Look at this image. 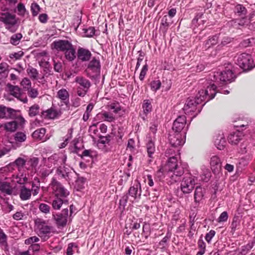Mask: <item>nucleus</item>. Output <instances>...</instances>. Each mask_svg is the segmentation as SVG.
I'll use <instances>...</instances> for the list:
<instances>
[{"instance_id":"f257e3e1","label":"nucleus","mask_w":255,"mask_h":255,"mask_svg":"<svg viewBox=\"0 0 255 255\" xmlns=\"http://www.w3.org/2000/svg\"><path fill=\"white\" fill-rule=\"evenodd\" d=\"M216 88V85L213 83L208 86L206 89L200 90L195 98H188L183 108L185 114L193 117L197 115L202 110L201 104L215 97L217 93Z\"/></svg>"},{"instance_id":"f03ea898","label":"nucleus","mask_w":255,"mask_h":255,"mask_svg":"<svg viewBox=\"0 0 255 255\" xmlns=\"http://www.w3.org/2000/svg\"><path fill=\"white\" fill-rule=\"evenodd\" d=\"M161 170L167 171L174 181H176V178L181 176L184 172L183 168L178 165L177 158L175 156L169 158L167 162L160 167L159 172Z\"/></svg>"},{"instance_id":"7ed1b4c3","label":"nucleus","mask_w":255,"mask_h":255,"mask_svg":"<svg viewBox=\"0 0 255 255\" xmlns=\"http://www.w3.org/2000/svg\"><path fill=\"white\" fill-rule=\"evenodd\" d=\"M0 21L4 24L5 29L12 33L19 27V19L15 14L8 11L0 13Z\"/></svg>"},{"instance_id":"20e7f679","label":"nucleus","mask_w":255,"mask_h":255,"mask_svg":"<svg viewBox=\"0 0 255 255\" xmlns=\"http://www.w3.org/2000/svg\"><path fill=\"white\" fill-rule=\"evenodd\" d=\"M35 226L38 235L43 240H47L51 236L53 227L50 225L47 221L37 218L34 221Z\"/></svg>"},{"instance_id":"39448f33","label":"nucleus","mask_w":255,"mask_h":255,"mask_svg":"<svg viewBox=\"0 0 255 255\" xmlns=\"http://www.w3.org/2000/svg\"><path fill=\"white\" fill-rule=\"evenodd\" d=\"M141 189L140 182L138 180H135L133 184L130 187L128 190V194L124 196L120 200L121 204H126L128 199V196L130 197V201L133 203L134 201H138L141 198Z\"/></svg>"},{"instance_id":"423d86ee","label":"nucleus","mask_w":255,"mask_h":255,"mask_svg":"<svg viewBox=\"0 0 255 255\" xmlns=\"http://www.w3.org/2000/svg\"><path fill=\"white\" fill-rule=\"evenodd\" d=\"M213 79L211 80L217 84L223 85L231 83L235 79V74L230 69L226 70L220 72L214 73L213 75Z\"/></svg>"},{"instance_id":"0eeeda50","label":"nucleus","mask_w":255,"mask_h":255,"mask_svg":"<svg viewBox=\"0 0 255 255\" xmlns=\"http://www.w3.org/2000/svg\"><path fill=\"white\" fill-rule=\"evenodd\" d=\"M48 189L54 197H67L69 194L68 190L54 177L51 179Z\"/></svg>"},{"instance_id":"6e6552de","label":"nucleus","mask_w":255,"mask_h":255,"mask_svg":"<svg viewBox=\"0 0 255 255\" xmlns=\"http://www.w3.org/2000/svg\"><path fill=\"white\" fill-rule=\"evenodd\" d=\"M101 65L99 57H93L90 60L85 70L87 76L91 79H94L100 76Z\"/></svg>"},{"instance_id":"1a4fd4ad","label":"nucleus","mask_w":255,"mask_h":255,"mask_svg":"<svg viewBox=\"0 0 255 255\" xmlns=\"http://www.w3.org/2000/svg\"><path fill=\"white\" fill-rule=\"evenodd\" d=\"M237 63L245 71H250L255 67L252 56L246 53H242L238 56Z\"/></svg>"},{"instance_id":"9d476101","label":"nucleus","mask_w":255,"mask_h":255,"mask_svg":"<svg viewBox=\"0 0 255 255\" xmlns=\"http://www.w3.org/2000/svg\"><path fill=\"white\" fill-rule=\"evenodd\" d=\"M68 209L65 208L63 209L61 212L56 214L53 213V218L58 228H62L66 226L68 221Z\"/></svg>"},{"instance_id":"9b49d317","label":"nucleus","mask_w":255,"mask_h":255,"mask_svg":"<svg viewBox=\"0 0 255 255\" xmlns=\"http://www.w3.org/2000/svg\"><path fill=\"white\" fill-rule=\"evenodd\" d=\"M19 111L11 108L0 105V119H15L18 117Z\"/></svg>"},{"instance_id":"f8f14e48","label":"nucleus","mask_w":255,"mask_h":255,"mask_svg":"<svg viewBox=\"0 0 255 255\" xmlns=\"http://www.w3.org/2000/svg\"><path fill=\"white\" fill-rule=\"evenodd\" d=\"M195 180L192 177H184L180 185L181 191L184 194H188L192 192L195 185Z\"/></svg>"},{"instance_id":"ddd939ff","label":"nucleus","mask_w":255,"mask_h":255,"mask_svg":"<svg viewBox=\"0 0 255 255\" xmlns=\"http://www.w3.org/2000/svg\"><path fill=\"white\" fill-rule=\"evenodd\" d=\"M8 88L11 95L23 103H27V97L21 93V89L17 86L9 85Z\"/></svg>"},{"instance_id":"4468645a","label":"nucleus","mask_w":255,"mask_h":255,"mask_svg":"<svg viewBox=\"0 0 255 255\" xmlns=\"http://www.w3.org/2000/svg\"><path fill=\"white\" fill-rule=\"evenodd\" d=\"M62 115L60 110H57L55 108L51 107L46 111L41 112V116L45 119H55L59 118Z\"/></svg>"},{"instance_id":"2eb2a0df","label":"nucleus","mask_w":255,"mask_h":255,"mask_svg":"<svg viewBox=\"0 0 255 255\" xmlns=\"http://www.w3.org/2000/svg\"><path fill=\"white\" fill-rule=\"evenodd\" d=\"M52 45L56 50L63 52V53L73 46L72 43L69 41L61 39L54 41Z\"/></svg>"},{"instance_id":"dca6fc26","label":"nucleus","mask_w":255,"mask_h":255,"mask_svg":"<svg viewBox=\"0 0 255 255\" xmlns=\"http://www.w3.org/2000/svg\"><path fill=\"white\" fill-rule=\"evenodd\" d=\"M251 146L248 141H244L241 143L240 147L239 152L241 153V154H245L248 153V154L246 155L245 157H242L241 158V160L246 159L247 160V161H249L252 159L253 155L251 154Z\"/></svg>"},{"instance_id":"f3484780","label":"nucleus","mask_w":255,"mask_h":255,"mask_svg":"<svg viewBox=\"0 0 255 255\" xmlns=\"http://www.w3.org/2000/svg\"><path fill=\"white\" fill-rule=\"evenodd\" d=\"M92 55L91 51L88 49L80 47L77 50V59L81 62L89 61L91 58Z\"/></svg>"},{"instance_id":"a211bd4d","label":"nucleus","mask_w":255,"mask_h":255,"mask_svg":"<svg viewBox=\"0 0 255 255\" xmlns=\"http://www.w3.org/2000/svg\"><path fill=\"white\" fill-rule=\"evenodd\" d=\"M186 124V118L185 116L182 115L178 116L174 121L172 129L176 132H180L184 128Z\"/></svg>"},{"instance_id":"6ab92c4d","label":"nucleus","mask_w":255,"mask_h":255,"mask_svg":"<svg viewBox=\"0 0 255 255\" xmlns=\"http://www.w3.org/2000/svg\"><path fill=\"white\" fill-rule=\"evenodd\" d=\"M99 139L97 141V144L99 148L102 146V148L105 149L106 152L110 151V149L107 146L111 145V140L112 136L110 134H107L106 136L102 135H99Z\"/></svg>"},{"instance_id":"aec40b11","label":"nucleus","mask_w":255,"mask_h":255,"mask_svg":"<svg viewBox=\"0 0 255 255\" xmlns=\"http://www.w3.org/2000/svg\"><path fill=\"white\" fill-rule=\"evenodd\" d=\"M39 159L38 157H32L26 159L25 168L31 172L35 173L37 172V167L39 164Z\"/></svg>"},{"instance_id":"412c9836","label":"nucleus","mask_w":255,"mask_h":255,"mask_svg":"<svg viewBox=\"0 0 255 255\" xmlns=\"http://www.w3.org/2000/svg\"><path fill=\"white\" fill-rule=\"evenodd\" d=\"M244 134L243 132L239 130L230 133L228 137L229 142L232 145H237L243 139Z\"/></svg>"},{"instance_id":"4be33fe9","label":"nucleus","mask_w":255,"mask_h":255,"mask_svg":"<svg viewBox=\"0 0 255 255\" xmlns=\"http://www.w3.org/2000/svg\"><path fill=\"white\" fill-rule=\"evenodd\" d=\"M211 168L215 174H218L221 170V161L219 157L216 155L213 156L210 159Z\"/></svg>"},{"instance_id":"5701e85b","label":"nucleus","mask_w":255,"mask_h":255,"mask_svg":"<svg viewBox=\"0 0 255 255\" xmlns=\"http://www.w3.org/2000/svg\"><path fill=\"white\" fill-rule=\"evenodd\" d=\"M215 145L219 150H223L226 144V140L222 131H219L215 136Z\"/></svg>"},{"instance_id":"b1692460","label":"nucleus","mask_w":255,"mask_h":255,"mask_svg":"<svg viewBox=\"0 0 255 255\" xmlns=\"http://www.w3.org/2000/svg\"><path fill=\"white\" fill-rule=\"evenodd\" d=\"M96 118L97 119L108 122H113L116 120V118L113 113L107 111H102L99 113Z\"/></svg>"},{"instance_id":"393cba45","label":"nucleus","mask_w":255,"mask_h":255,"mask_svg":"<svg viewBox=\"0 0 255 255\" xmlns=\"http://www.w3.org/2000/svg\"><path fill=\"white\" fill-rule=\"evenodd\" d=\"M169 140L171 145L174 147L182 145L185 143V139L182 138L181 135L179 133L170 135Z\"/></svg>"},{"instance_id":"a878e982","label":"nucleus","mask_w":255,"mask_h":255,"mask_svg":"<svg viewBox=\"0 0 255 255\" xmlns=\"http://www.w3.org/2000/svg\"><path fill=\"white\" fill-rule=\"evenodd\" d=\"M53 169H50L47 167L41 168L39 170L37 171V175L42 182H46L47 180L48 176L52 173Z\"/></svg>"},{"instance_id":"bb28decb","label":"nucleus","mask_w":255,"mask_h":255,"mask_svg":"<svg viewBox=\"0 0 255 255\" xmlns=\"http://www.w3.org/2000/svg\"><path fill=\"white\" fill-rule=\"evenodd\" d=\"M146 151L148 157L150 158L149 161H152L154 158V155L155 152V146L154 141L151 139H149L146 144Z\"/></svg>"},{"instance_id":"cd10ccee","label":"nucleus","mask_w":255,"mask_h":255,"mask_svg":"<svg viewBox=\"0 0 255 255\" xmlns=\"http://www.w3.org/2000/svg\"><path fill=\"white\" fill-rule=\"evenodd\" d=\"M75 81L79 86L86 90H89L91 86L90 81L82 76H77L75 79Z\"/></svg>"},{"instance_id":"c85d7f7f","label":"nucleus","mask_w":255,"mask_h":255,"mask_svg":"<svg viewBox=\"0 0 255 255\" xmlns=\"http://www.w3.org/2000/svg\"><path fill=\"white\" fill-rule=\"evenodd\" d=\"M32 194L30 189L26 188L25 186L20 187L19 191V197L22 201H25L30 199Z\"/></svg>"},{"instance_id":"c756f323","label":"nucleus","mask_w":255,"mask_h":255,"mask_svg":"<svg viewBox=\"0 0 255 255\" xmlns=\"http://www.w3.org/2000/svg\"><path fill=\"white\" fill-rule=\"evenodd\" d=\"M205 193V190L201 186H197L195 188L194 194V201L196 203H199L204 197Z\"/></svg>"},{"instance_id":"7c9ffc66","label":"nucleus","mask_w":255,"mask_h":255,"mask_svg":"<svg viewBox=\"0 0 255 255\" xmlns=\"http://www.w3.org/2000/svg\"><path fill=\"white\" fill-rule=\"evenodd\" d=\"M64 54L66 59L70 62L73 61L76 57V50L74 46H72L71 48L65 51Z\"/></svg>"},{"instance_id":"2f4dec72","label":"nucleus","mask_w":255,"mask_h":255,"mask_svg":"<svg viewBox=\"0 0 255 255\" xmlns=\"http://www.w3.org/2000/svg\"><path fill=\"white\" fill-rule=\"evenodd\" d=\"M0 191L6 195H11L13 192V188L10 184L8 182H2L0 184Z\"/></svg>"},{"instance_id":"473e14b6","label":"nucleus","mask_w":255,"mask_h":255,"mask_svg":"<svg viewBox=\"0 0 255 255\" xmlns=\"http://www.w3.org/2000/svg\"><path fill=\"white\" fill-rule=\"evenodd\" d=\"M40 182V179L37 177H35L33 181L31 182V189L30 190L33 196L37 195L39 192Z\"/></svg>"},{"instance_id":"72a5a7b5","label":"nucleus","mask_w":255,"mask_h":255,"mask_svg":"<svg viewBox=\"0 0 255 255\" xmlns=\"http://www.w3.org/2000/svg\"><path fill=\"white\" fill-rule=\"evenodd\" d=\"M64 198L53 196V199L52 202V208L54 210H59L64 203L63 198Z\"/></svg>"},{"instance_id":"f704fd0d","label":"nucleus","mask_w":255,"mask_h":255,"mask_svg":"<svg viewBox=\"0 0 255 255\" xmlns=\"http://www.w3.org/2000/svg\"><path fill=\"white\" fill-rule=\"evenodd\" d=\"M46 133V129L42 128L39 129H36L32 133V137L39 140L43 139L45 134Z\"/></svg>"},{"instance_id":"c9c22d12","label":"nucleus","mask_w":255,"mask_h":255,"mask_svg":"<svg viewBox=\"0 0 255 255\" xmlns=\"http://www.w3.org/2000/svg\"><path fill=\"white\" fill-rule=\"evenodd\" d=\"M57 97L65 103L69 101V94L65 89H61L57 92Z\"/></svg>"},{"instance_id":"e433bc0d","label":"nucleus","mask_w":255,"mask_h":255,"mask_svg":"<svg viewBox=\"0 0 255 255\" xmlns=\"http://www.w3.org/2000/svg\"><path fill=\"white\" fill-rule=\"evenodd\" d=\"M28 116L30 117H35L40 113V106L36 104L29 108L28 111Z\"/></svg>"},{"instance_id":"4c0bfd02","label":"nucleus","mask_w":255,"mask_h":255,"mask_svg":"<svg viewBox=\"0 0 255 255\" xmlns=\"http://www.w3.org/2000/svg\"><path fill=\"white\" fill-rule=\"evenodd\" d=\"M26 163V159L19 157L16 159L12 164L16 166L18 171H20L25 167Z\"/></svg>"},{"instance_id":"58836bf2","label":"nucleus","mask_w":255,"mask_h":255,"mask_svg":"<svg viewBox=\"0 0 255 255\" xmlns=\"http://www.w3.org/2000/svg\"><path fill=\"white\" fill-rule=\"evenodd\" d=\"M4 127L6 130L13 132L17 128V123L15 121L7 122L4 124Z\"/></svg>"},{"instance_id":"ea45409f","label":"nucleus","mask_w":255,"mask_h":255,"mask_svg":"<svg viewBox=\"0 0 255 255\" xmlns=\"http://www.w3.org/2000/svg\"><path fill=\"white\" fill-rule=\"evenodd\" d=\"M254 243H249L246 246H242L239 250V255H246L254 247Z\"/></svg>"},{"instance_id":"a19ab883","label":"nucleus","mask_w":255,"mask_h":255,"mask_svg":"<svg viewBox=\"0 0 255 255\" xmlns=\"http://www.w3.org/2000/svg\"><path fill=\"white\" fill-rule=\"evenodd\" d=\"M26 72L31 79L32 80H37L39 73L36 69L32 67L27 69Z\"/></svg>"},{"instance_id":"79ce46f5","label":"nucleus","mask_w":255,"mask_h":255,"mask_svg":"<svg viewBox=\"0 0 255 255\" xmlns=\"http://www.w3.org/2000/svg\"><path fill=\"white\" fill-rule=\"evenodd\" d=\"M56 173L61 178L67 180V178L68 177L69 173L64 169V167H58L56 170Z\"/></svg>"},{"instance_id":"37998d69","label":"nucleus","mask_w":255,"mask_h":255,"mask_svg":"<svg viewBox=\"0 0 255 255\" xmlns=\"http://www.w3.org/2000/svg\"><path fill=\"white\" fill-rule=\"evenodd\" d=\"M22 37V35L20 33L13 34L10 37V42L12 44L17 45L19 43Z\"/></svg>"},{"instance_id":"c03bdc74","label":"nucleus","mask_w":255,"mask_h":255,"mask_svg":"<svg viewBox=\"0 0 255 255\" xmlns=\"http://www.w3.org/2000/svg\"><path fill=\"white\" fill-rule=\"evenodd\" d=\"M142 107L145 114L150 112L152 110L151 102L149 100H144Z\"/></svg>"},{"instance_id":"a18cd8bd","label":"nucleus","mask_w":255,"mask_h":255,"mask_svg":"<svg viewBox=\"0 0 255 255\" xmlns=\"http://www.w3.org/2000/svg\"><path fill=\"white\" fill-rule=\"evenodd\" d=\"M150 89L152 91L156 92L161 87V83L160 80L152 81L149 84Z\"/></svg>"},{"instance_id":"49530a36","label":"nucleus","mask_w":255,"mask_h":255,"mask_svg":"<svg viewBox=\"0 0 255 255\" xmlns=\"http://www.w3.org/2000/svg\"><path fill=\"white\" fill-rule=\"evenodd\" d=\"M219 36L215 35L212 37H210L206 42V45L208 47H210L211 45H216L218 41Z\"/></svg>"},{"instance_id":"de8ad7c7","label":"nucleus","mask_w":255,"mask_h":255,"mask_svg":"<svg viewBox=\"0 0 255 255\" xmlns=\"http://www.w3.org/2000/svg\"><path fill=\"white\" fill-rule=\"evenodd\" d=\"M235 12L239 15H245L247 14V10L242 4H238L235 7Z\"/></svg>"},{"instance_id":"09e8293b","label":"nucleus","mask_w":255,"mask_h":255,"mask_svg":"<svg viewBox=\"0 0 255 255\" xmlns=\"http://www.w3.org/2000/svg\"><path fill=\"white\" fill-rule=\"evenodd\" d=\"M26 139V134L22 132H17L14 135V140L16 142H22Z\"/></svg>"},{"instance_id":"8fccbe9b","label":"nucleus","mask_w":255,"mask_h":255,"mask_svg":"<svg viewBox=\"0 0 255 255\" xmlns=\"http://www.w3.org/2000/svg\"><path fill=\"white\" fill-rule=\"evenodd\" d=\"M108 110L112 111L115 114L118 113L121 111V107L119 103H112L107 106Z\"/></svg>"},{"instance_id":"3c124183","label":"nucleus","mask_w":255,"mask_h":255,"mask_svg":"<svg viewBox=\"0 0 255 255\" xmlns=\"http://www.w3.org/2000/svg\"><path fill=\"white\" fill-rule=\"evenodd\" d=\"M31 11L33 16H36L38 15V13L40 11V7L39 5L37 3L33 2L31 5Z\"/></svg>"},{"instance_id":"603ef678","label":"nucleus","mask_w":255,"mask_h":255,"mask_svg":"<svg viewBox=\"0 0 255 255\" xmlns=\"http://www.w3.org/2000/svg\"><path fill=\"white\" fill-rule=\"evenodd\" d=\"M20 84L23 87V88L25 91H27L31 87V82L27 78H23L21 81Z\"/></svg>"},{"instance_id":"864d4df0","label":"nucleus","mask_w":255,"mask_h":255,"mask_svg":"<svg viewBox=\"0 0 255 255\" xmlns=\"http://www.w3.org/2000/svg\"><path fill=\"white\" fill-rule=\"evenodd\" d=\"M28 96L32 98L35 99L37 97L39 92L37 89L30 87L27 90Z\"/></svg>"},{"instance_id":"5fc2aeb1","label":"nucleus","mask_w":255,"mask_h":255,"mask_svg":"<svg viewBox=\"0 0 255 255\" xmlns=\"http://www.w3.org/2000/svg\"><path fill=\"white\" fill-rule=\"evenodd\" d=\"M17 14L20 16H24L26 9L23 3L19 2L16 6Z\"/></svg>"},{"instance_id":"6e6d98bb","label":"nucleus","mask_w":255,"mask_h":255,"mask_svg":"<svg viewBox=\"0 0 255 255\" xmlns=\"http://www.w3.org/2000/svg\"><path fill=\"white\" fill-rule=\"evenodd\" d=\"M9 65L5 62H2L0 64V74H3L7 76L8 72Z\"/></svg>"},{"instance_id":"4d7b16f0","label":"nucleus","mask_w":255,"mask_h":255,"mask_svg":"<svg viewBox=\"0 0 255 255\" xmlns=\"http://www.w3.org/2000/svg\"><path fill=\"white\" fill-rule=\"evenodd\" d=\"M86 37H92L95 34V29L94 27L91 26L87 29H83Z\"/></svg>"},{"instance_id":"13d9d810","label":"nucleus","mask_w":255,"mask_h":255,"mask_svg":"<svg viewBox=\"0 0 255 255\" xmlns=\"http://www.w3.org/2000/svg\"><path fill=\"white\" fill-rule=\"evenodd\" d=\"M238 22V24L240 25H244L248 22V20L246 17H243L239 20H232L228 22L229 25H232L233 23H236Z\"/></svg>"},{"instance_id":"bf43d9fd","label":"nucleus","mask_w":255,"mask_h":255,"mask_svg":"<svg viewBox=\"0 0 255 255\" xmlns=\"http://www.w3.org/2000/svg\"><path fill=\"white\" fill-rule=\"evenodd\" d=\"M40 211L45 214H48L50 212V207L45 203H41L39 206Z\"/></svg>"},{"instance_id":"052dcab7","label":"nucleus","mask_w":255,"mask_h":255,"mask_svg":"<svg viewBox=\"0 0 255 255\" xmlns=\"http://www.w3.org/2000/svg\"><path fill=\"white\" fill-rule=\"evenodd\" d=\"M148 71V65L146 63L142 67L141 70L140 71L139 79L140 80L142 81L145 78V76L146 75L147 72Z\"/></svg>"},{"instance_id":"680f3d73","label":"nucleus","mask_w":255,"mask_h":255,"mask_svg":"<svg viewBox=\"0 0 255 255\" xmlns=\"http://www.w3.org/2000/svg\"><path fill=\"white\" fill-rule=\"evenodd\" d=\"M54 69L55 71L60 73L62 71V63L60 61H56L53 60Z\"/></svg>"},{"instance_id":"e2e57ef3","label":"nucleus","mask_w":255,"mask_h":255,"mask_svg":"<svg viewBox=\"0 0 255 255\" xmlns=\"http://www.w3.org/2000/svg\"><path fill=\"white\" fill-rule=\"evenodd\" d=\"M39 241V239L36 236L31 237L25 240V244L26 245H32L34 244L35 243H37Z\"/></svg>"},{"instance_id":"0e129e2a","label":"nucleus","mask_w":255,"mask_h":255,"mask_svg":"<svg viewBox=\"0 0 255 255\" xmlns=\"http://www.w3.org/2000/svg\"><path fill=\"white\" fill-rule=\"evenodd\" d=\"M216 232L214 230H211L209 233L206 234L205 239L208 243H210L212 239L215 236Z\"/></svg>"},{"instance_id":"69168bd1","label":"nucleus","mask_w":255,"mask_h":255,"mask_svg":"<svg viewBox=\"0 0 255 255\" xmlns=\"http://www.w3.org/2000/svg\"><path fill=\"white\" fill-rule=\"evenodd\" d=\"M228 218V214L226 211L222 212L217 219L219 223L224 222L227 221Z\"/></svg>"},{"instance_id":"338daca9","label":"nucleus","mask_w":255,"mask_h":255,"mask_svg":"<svg viewBox=\"0 0 255 255\" xmlns=\"http://www.w3.org/2000/svg\"><path fill=\"white\" fill-rule=\"evenodd\" d=\"M161 24L165 27V30L167 29V28L169 26L171 22L169 21L167 16L164 15L161 21Z\"/></svg>"},{"instance_id":"774afa93","label":"nucleus","mask_w":255,"mask_h":255,"mask_svg":"<svg viewBox=\"0 0 255 255\" xmlns=\"http://www.w3.org/2000/svg\"><path fill=\"white\" fill-rule=\"evenodd\" d=\"M88 90L82 88L81 87H77V93L79 96L84 97L87 94Z\"/></svg>"}]
</instances>
